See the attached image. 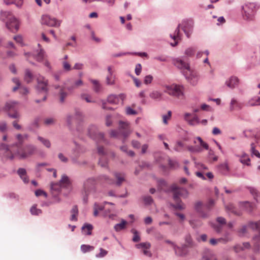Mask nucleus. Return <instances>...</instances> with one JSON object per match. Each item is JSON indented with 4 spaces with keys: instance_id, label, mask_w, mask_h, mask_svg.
<instances>
[{
    "instance_id": "nucleus-1",
    "label": "nucleus",
    "mask_w": 260,
    "mask_h": 260,
    "mask_svg": "<svg viewBox=\"0 0 260 260\" xmlns=\"http://www.w3.org/2000/svg\"><path fill=\"white\" fill-rule=\"evenodd\" d=\"M104 180L109 183H112L113 181L109 179L105 175H102L97 178L94 177H90L86 179L83 183L81 189V193L83 196V200L86 203L88 201V198L89 195L94 194L96 192V184L98 181Z\"/></svg>"
},
{
    "instance_id": "nucleus-2",
    "label": "nucleus",
    "mask_w": 260,
    "mask_h": 260,
    "mask_svg": "<svg viewBox=\"0 0 260 260\" xmlns=\"http://www.w3.org/2000/svg\"><path fill=\"white\" fill-rule=\"evenodd\" d=\"M174 64L178 68L185 70L184 72V76L191 85L195 86L198 84L199 77L197 73L190 70L189 64L180 59L174 60Z\"/></svg>"
},
{
    "instance_id": "nucleus-3",
    "label": "nucleus",
    "mask_w": 260,
    "mask_h": 260,
    "mask_svg": "<svg viewBox=\"0 0 260 260\" xmlns=\"http://www.w3.org/2000/svg\"><path fill=\"white\" fill-rule=\"evenodd\" d=\"M171 189L173 193V198L176 202L173 206L179 210H183L185 208V205L179 200L180 197L186 198L188 194V191L183 188L178 187L177 184H174L171 186Z\"/></svg>"
},
{
    "instance_id": "nucleus-4",
    "label": "nucleus",
    "mask_w": 260,
    "mask_h": 260,
    "mask_svg": "<svg viewBox=\"0 0 260 260\" xmlns=\"http://www.w3.org/2000/svg\"><path fill=\"white\" fill-rule=\"evenodd\" d=\"M193 23V21L192 20H187L183 21L181 24H179L178 27L175 31L174 34L173 35H170V37L175 41L174 43H171V45L172 46H175L178 44V40H180V37L179 35V28L180 27L183 30L186 36L189 38L192 30Z\"/></svg>"
},
{
    "instance_id": "nucleus-5",
    "label": "nucleus",
    "mask_w": 260,
    "mask_h": 260,
    "mask_svg": "<svg viewBox=\"0 0 260 260\" xmlns=\"http://www.w3.org/2000/svg\"><path fill=\"white\" fill-rule=\"evenodd\" d=\"M0 19L6 22V26L10 31L16 32L19 29V22L10 12H2Z\"/></svg>"
},
{
    "instance_id": "nucleus-6",
    "label": "nucleus",
    "mask_w": 260,
    "mask_h": 260,
    "mask_svg": "<svg viewBox=\"0 0 260 260\" xmlns=\"http://www.w3.org/2000/svg\"><path fill=\"white\" fill-rule=\"evenodd\" d=\"M164 87L165 88L164 92L170 95L180 99H184V87L182 85L173 84L170 85H166Z\"/></svg>"
},
{
    "instance_id": "nucleus-7",
    "label": "nucleus",
    "mask_w": 260,
    "mask_h": 260,
    "mask_svg": "<svg viewBox=\"0 0 260 260\" xmlns=\"http://www.w3.org/2000/svg\"><path fill=\"white\" fill-rule=\"evenodd\" d=\"M37 151V148L33 145H27L24 148L18 149L14 151V154H6L8 157L12 159L15 156H18L21 158H25L34 154Z\"/></svg>"
},
{
    "instance_id": "nucleus-8",
    "label": "nucleus",
    "mask_w": 260,
    "mask_h": 260,
    "mask_svg": "<svg viewBox=\"0 0 260 260\" xmlns=\"http://www.w3.org/2000/svg\"><path fill=\"white\" fill-rule=\"evenodd\" d=\"M242 14L244 19L252 20L256 12V5L254 3H246L242 7Z\"/></svg>"
},
{
    "instance_id": "nucleus-9",
    "label": "nucleus",
    "mask_w": 260,
    "mask_h": 260,
    "mask_svg": "<svg viewBox=\"0 0 260 260\" xmlns=\"http://www.w3.org/2000/svg\"><path fill=\"white\" fill-rule=\"evenodd\" d=\"M247 226L248 230H256L259 232V234L255 236L253 238V251L256 253H258L259 251L260 247L259 244L257 243V240H260V220L255 222H250L248 223Z\"/></svg>"
},
{
    "instance_id": "nucleus-10",
    "label": "nucleus",
    "mask_w": 260,
    "mask_h": 260,
    "mask_svg": "<svg viewBox=\"0 0 260 260\" xmlns=\"http://www.w3.org/2000/svg\"><path fill=\"white\" fill-rule=\"evenodd\" d=\"M83 83L81 79H78L74 82L73 85L70 86H68L66 88H62L59 92V100L61 102H63L64 101L65 99L68 95V93L66 91L67 90L69 92L71 93L74 89L77 88L82 85H83Z\"/></svg>"
},
{
    "instance_id": "nucleus-11",
    "label": "nucleus",
    "mask_w": 260,
    "mask_h": 260,
    "mask_svg": "<svg viewBox=\"0 0 260 260\" xmlns=\"http://www.w3.org/2000/svg\"><path fill=\"white\" fill-rule=\"evenodd\" d=\"M17 105L18 103L14 101H10L6 104L4 109L8 112L9 117L15 119L20 118V115L17 111Z\"/></svg>"
},
{
    "instance_id": "nucleus-12",
    "label": "nucleus",
    "mask_w": 260,
    "mask_h": 260,
    "mask_svg": "<svg viewBox=\"0 0 260 260\" xmlns=\"http://www.w3.org/2000/svg\"><path fill=\"white\" fill-rule=\"evenodd\" d=\"M27 138L28 135L26 134H17L16 136V138L18 141V142L8 149L7 154L11 155L12 154H14L15 151L21 149L22 148V145L24 141L25 140L27 139Z\"/></svg>"
},
{
    "instance_id": "nucleus-13",
    "label": "nucleus",
    "mask_w": 260,
    "mask_h": 260,
    "mask_svg": "<svg viewBox=\"0 0 260 260\" xmlns=\"http://www.w3.org/2000/svg\"><path fill=\"white\" fill-rule=\"evenodd\" d=\"M41 23L43 25H46L49 27H59L61 21L52 17L48 15H43L41 17Z\"/></svg>"
},
{
    "instance_id": "nucleus-14",
    "label": "nucleus",
    "mask_w": 260,
    "mask_h": 260,
    "mask_svg": "<svg viewBox=\"0 0 260 260\" xmlns=\"http://www.w3.org/2000/svg\"><path fill=\"white\" fill-rule=\"evenodd\" d=\"M88 135L92 139L100 142H105V141L103 134L99 132L96 127L94 125H91L89 127Z\"/></svg>"
},
{
    "instance_id": "nucleus-15",
    "label": "nucleus",
    "mask_w": 260,
    "mask_h": 260,
    "mask_svg": "<svg viewBox=\"0 0 260 260\" xmlns=\"http://www.w3.org/2000/svg\"><path fill=\"white\" fill-rule=\"evenodd\" d=\"M38 49L35 51L32 55H31L30 53H25L24 55L28 60H29L31 57L39 62H41L44 60L45 52L44 50L41 47L39 44H38Z\"/></svg>"
},
{
    "instance_id": "nucleus-16",
    "label": "nucleus",
    "mask_w": 260,
    "mask_h": 260,
    "mask_svg": "<svg viewBox=\"0 0 260 260\" xmlns=\"http://www.w3.org/2000/svg\"><path fill=\"white\" fill-rule=\"evenodd\" d=\"M98 154L101 155L99 159V164L102 167H106L108 165L107 160V152L105 151L104 148L102 146H98L97 148Z\"/></svg>"
},
{
    "instance_id": "nucleus-17",
    "label": "nucleus",
    "mask_w": 260,
    "mask_h": 260,
    "mask_svg": "<svg viewBox=\"0 0 260 260\" xmlns=\"http://www.w3.org/2000/svg\"><path fill=\"white\" fill-rule=\"evenodd\" d=\"M206 209L205 205L201 201H197L194 203V209L201 217H207L208 215L204 210Z\"/></svg>"
},
{
    "instance_id": "nucleus-18",
    "label": "nucleus",
    "mask_w": 260,
    "mask_h": 260,
    "mask_svg": "<svg viewBox=\"0 0 260 260\" xmlns=\"http://www.w3.org/2000/svg\"><path fill=\"white\" fill-rule=\"evenodd\" d=\"M216 223H212V226L217 233L221 232L223 226L226 225V219L223 217L217 218Z\"/></svg>"
},
{
    "instance_id": "nucleus-19",
    "label": "nucleus",
    "mask_w": 260,
    "mask_h": 260,
    "mask_svg": "<svg viewBox=\"0 0 260 260\" xmlns=\"http://www.w3.org/2000/svg\"><path fill=\"white\" fill-rule=\"evenodd\" d=\"M120 131L124 138H126L131 134L132 131L129 124L127 122H119Z\"/></svg>"
},
{
    "instance_id": "nucleus-20",
    "label": "nucleus",
    "mask_w": 260,
    "mask_h": 260,
    "mask_svg": "<svg viewBox=\"0 0 260 260\" xmlns=\"http://www.w3.org/2000/svg\"><path fill=\"white\" fill-rule=\"evenodd\" d=\"M125 99L124 94H120L119 95L111 94L108 97L107 101L108 103L112 104H118L121 101L123 102Z\"/></svg>"
},
{
    "instance_id": "nucleus-21",
    "label": "nucleus",
    "mask_w": 260,
    "mask_h": 260,
    "mask_svg": "<svg viewBox=\"0 0 260 260\" xmlns=\"http://www.w3.org/2000/svg\"><path fill=\"white\" fill-rule=\"evenodd\" d=\"M195 167L200 171L196 172V176L202 179V180H206V178L204 176L205 172L204 170H207L208 168L204 164L201 163L194 162Z\"/></svg>"
},
{
    "instance_id": "nucleus-22",
    "label": "nucleus",
    "mask_w": 260,
    "mask_h": 260,
    "mask_svg": "<svg viewBox=\"0 0 260 260\" xmlns=\"http://www.w3.org/2000/svg\"><path fill=\"white\" fill-rule=\"evenodd\" d=\"M136 247L138 249L142 248L143 249V252L144 255L148 256L149 257H151L152 256V253L151 252L148 250V249L151 247V244L149 242H144V243H141L139 244H138L136 245Z\"/></svg>"
},
{
    "instance_id": "nucleus-23",
    "label": "nucleus",
    "mask_w": 260,
    "mask_h": 260,
    "mask_svg": "<svg viewBox=\"0 0 260 260\" xmlns=\"http://www.w3.org/2000/svg\"><path fill=\"white\" fill-rule=\"evenodd\" d=\"M38 88L41 91L46 92L47 91V81L43 77L40 76L37 79Z\"/></svg>"
},
{
    "instance_id": "nucleus-24",
    "label": "nucleus",
    "mask_w": 260,
    "mask_h": 260,
    "mask_svg": "<svg viewBox=\"0 0 260 260\" xmlns=\"http://www.w3.org/2000/svg\"><path fill=\"white\" fill-rule=\"evenodd\" d=\"M165 242L172 245L174 248L175 253L179 256H183L186 254V251L180 247L176 246V245L170 240H166Z\"/></svg>"
},
{
    "instance_id": "nucleus-25",
    "label": "nucleus",
    "mask_w": 260,
    "mask_h": 260,
    "mask_svg": "<svg viewBox=\"0 0 260 260\" xmlns=\"http://www.w3.org/2000/svg\"><path fill=\"white\" fill-rule=\"evenodd\" d=\"M202 260H217L216 255L210 250H206L202 256Z\"/></svg>"
},
{
    "instance_id": "nucleus-26",
    "label": "nucleus",
    "mask_w": 260,
    "mask_h": 260,
    "mask_svg": "<svg viewBox=\"0 0 260 260\" xmlns=\"http://www.w3.org/2000/svg\"><path fill=\"white\" fill-rule=\"evenodd\" d=\"M108 75L106 77V83L108 85H113L115 83V76L113 75L112 68L109 67L108 68Z\"/></svg>"
},
{
    "instance_id": "nucleus-27",
    "label": "nucleus",
    "mask_w": 260,
    "mask_h": 260,
    "mask_svg": "<svg viewBox=\"0 0 260 260\" xmlns=\"http://www.w3.org/2000/svg\"><path fill=\"white\" fill-rule=\"evenodd\" d=\"M191 114L187 113L184 115V119L187 121L189 124L194 125L199 123V119L197 116L194 115L192 118L190 119Z\"/></svg>"
},
{
    "instance_id": "nucleus-28",
    "label": "nucleus",
    "mask_w": 260,
    "mask_h": 260,
    "mask_svg": "<svg viewBox=\"0 0 260 260\" xmlns=\"http://www.w3.org/2000/svg\"><path fill=\"white\" fill-rule=\"evenodd\" d=\"M17 173L24 183H26L29 182V179L27 176L25 169L19 168L17 171Z\"/></svg>"
},
{
    "instance_id": "nucleus-29",
    "label": "nucleus",
    "mask_w": 260,
    "mask_h": 260,
    "mask_svg": "<svg viewBox=\"0 0 260 260\" xmlns=\"http://www.w3.org/2000/svg\"><path fill=\"white\" fill-rule=\"evenodd\" d=\"M114 176L116 179V184L117 185H120L125 181V175L123 173H115Z\"/></svg>"
},
{
    "instance_id": "nucleus-30",
    "label": "nucleus",
    "mask_w": 260,
    "mask_h": 260,
    "mask_svg": "<svg viewBox=\"0 0 260 260\" xmlns=\"http://www.w3.org/2000/svg\"><path fill=\"white\" fill-rule=\"evenodd\" d=\"M162 96V93L157 90H153L149 93L150 98L155 100H160Z\"/></svg>"
},
{
    "instance_id": "nucleus-31",
    "label": "nucleus",
    "mask_w": 260,
    "mask_h": 260,
    "mask_svg": "<svg viewBox=\"0 0 260 260\" xmlns=\"http://www.w3.org/2000/svg\"><path fill=\"white\" fill-rule=\"evenodd\" d=\"M127 221L122 219L121 222L115 225L114 229L116 232H119L126 228Z\"/></svg>"
},
{
    "instance_id": "nucleus-32",
    "label": "nucleus",
    "mask_w": 260,
    "mask_h": 260,
    "mask_svg": "<svg viewBox=\"0 0 260 260\" xmlns=\"http://www.w3.org/2000/svg\"><path fill=\"white\" fill-rule=\"evenodd\" d=\"M104 209V206L101 204H100L98 203H95L93 206V215L94 216H97L99 214V212L100 211H102Z\"/></svg>"
},
{
    "instance_id": "nucleus-33",
    "label": "nucleus",
    "mask_w": 260,
    "mask_h": 260,
    "mask_svg": "<svg viewBox=\"0 0 260 260\" xmlns=\"http://www.w3.org/2000/svg\"><path fill=\"white\" fill-rule=\"evenodd\" d=\"M239 84V80L237 77L233 76L229 80V87L234 88L238 86Z\"/></svg>"
},
{
    "instance_id": "nucleus-34",
    "label": "nucleus",
    "mask_w": 260,
    "mask_h": 260,
    "mask_svg": "<svg viewBox=\"0 0 260 260\" xmlns=\"http://www.w3.org/2000/svg\"><path fill=\"white\" fill-rule=\"evenodd\" d=\"M250 247V245L248 242L243 243L242 246L238 245H236L234 248L236 252H239L240 250H243L249 248Z\"/></svg>"
},
{
    "instance_id": "nucleus-35",
    "label": "nucleus",
    "mask_w": 260,
    "mask_h": 260,
    "mask_svg": "<svg viewBox=\"0 0 260 260\" xmlns=\"http://www.w3.org/2000/svg\"><path fill=\"white\" fill-rule=\"evenodd\" d=\"M33 79V75L28 69H26L25 71L24 80L29 83L32 81Z\"/></svg>"
},
{
    "instance_id": "nucleus-36",
    "label": "nucleus",
    "mask_w": 260,
    "mask_h": 260,
    "mask_svg": "<svg viewBox=\"0 0 260 260\" xmlns=\"http://www.w3.org/2000/svg\"><path fill=\"white\" fill-rule=\"evenodd\" d=\"M59 184L62 187H66L70 184V180L68 176L63 175L61 177V179L60 180Z\"/></svg>"
},
{
    "instance_id": "nucleus-37",
    "label": "nucleus",
    "mask_w": 260,
    "mask_h": 260,
    "mask_svg": "<svg viewBox=\"0 0 260 260\" xmlns=\"http://www.w3.org/2000/svg\"><path fill=\"white\" fill-rule=\"evenodd\" d=\"M92 228V226L91 224H86L82 227L83 232L85 235H90L91 234Z\"/></svg>"
},
{
    "instance_id": "nucleus-38",
    "label": "nucleus",
    "mask_w": 260,
    "mask_h": 260,
    "mask_svg": "<svg viewBox=\"0 0 260 260\" xmlns=\"http://www.w3.org/2000/svg\"><path fill=\"white\" fill-rule=\"evenodd\" d=\"M4 2L7 5L14 4L17 7H20L22 5V0H4Z\"/></svg>"
},
{
    "instance_id": "nucleus-39",
    "label": "nucleus",
    "mask_w": 260,
    "mask_h": 260,
    "mask_svg": "<svg viewBox=\"0 0 260 260\" xmlns=\"http://www.w3.org/2000/svg\"><path fill=\"white\" fill-rule=\"evenodd\" d=\"M248 229L247 225H244L239 229V235L241 237L247 236L248 233Z\"/></svg>"
},
{
    "instance_id": "nucleus-40",
    "label": "nucleus",
    "mask_w": 260,
    "mask_h": 260,
    "mask_svg": "<svg viewBox=\"0 0 260 260\" xmlns=\"http://www.w3.org/2000/svg\"><path fill=\"white\" fill-rule=\"evenodd\" d=\"M81 98L83 100H85L87 103H94L95 101L92 99L90 95L85 93L81 94Z\"/></svg>"
},
{
    "instance_id": "nucleus-41",
    "label": "nucleus",
    "mask_w": 260,
    "mask_h": 260,
    "mask_svg": "<svg viewBox=\"0 0 260 260\" xmlns=\"http://www.w3.org/2000/svg\"><path fill=\"white\" fill-rule=\"evenodd\" d=\"M240 161L241 163L248 166L250 164L249 162L250 160V158H249L248 155L246 154H244L240 158Z\"/></svg>"
},
{
    "instance_id": "nucleus-42",
    "label": "nucleus",
    "mask_w": 260,
    "mask_h": 260,
    "mask_svg": "<svg viewBox=\"0 0 260 260\" xmlns=\"http://www.w3.org/2000/svg\"><path fill=\"white\" fill-rule=\"evenodd\" d=\"M230 108L231 110H238L241 108V105L236 100H232L231 102Z\"/></svg>"
},
{
    "instance_id": "nucleus-43",
    "label": "nucleus",
    "mask_w": 260,
    "mask_h": 260,
    "mask_svg": "<svg viewBox=\"0 0 260 260\" xmlns=\"http://www.w3.org/2000/svg\"><path fill=\"white\" fill-rule=\"evenodd\" d=\"M210 243L212 245H215L219 243H226V240L223 238L219 239H211L210 240Z\"/></svg>"
},
{
    "instance_id": "nucleus-44",
    "label": "nucleus",
    "mask_w": 260,
    "mask_h": 260,
    "mask_svg": "<svg viewBox=\"0 0 260 260\" xmlns=\"http://www.w3.org/2000/svg\"><path fill=\"white\" fill-rule=\"evenodd\" d=\"M81 249L84 253L91 251L94 249V247L90 246L89 245H82L81 246Z\"/></svg>"
},
{
    "instance_id": "nucleus-45",
    "label": "nucleus",
    "mask_w": 260,
    "mask_h": 260,
    "mask_svg": "<svg viewBox=\"0 0 260 260\" xmlns=\"http://www.w3.org/2000/svg\"><path fill=\"white\" fill-rule=\"evenodd\" d=\"M125 112L128 115H136L138 114V112L131 107L125 108Z\"/></svg>"
},
{
    "instance_id": "nucleus-46",
    "label": "nucleus",
    "mask_w": 260,
    "mask_h": 260,
    "mask_svg": "<svg viewBox=\"0 0 260 260\" xmlns=\"http://www.w3.org/2000/svg\"><path fill=\"white\" fill-rule=\"evenodd\" d=\"M196 49L192 47H189L186 49L185 51V54L188 57H191L194 55Z\"/></svg>"
},
{
    "instance_id": "nucleus-47",
    "label": "nucleus",
    "mask_w": 260,
    "mask_h": 260,
    "mask_svg": "<svg viewBox=\"0 0 260 260\" xmlns=\"http://www.w3.org/2000/svg\"><path fill=\"white\" fill-rule=\"evenodd\" d=\"M248 104L250 106H254L256 105H260V97L258 98L252 99L249 102Z\"/></svg>"
},
{
    "instance_id": "nucleus-48",
    "label": "nucleus",
    "mask_w": 260,
    "mask_h": 260,
    "mask_svg": "<svg viewBox=\"0 0 260 260\" xmlns=\"http://www.w3.org/2000/svg\"><path fill=\"white\" fill-rule=\"evenodd\" d=\"M192 238L190 235H187L185 237V244L184 245V247H183L184 249H185V247H189L192 245Z\"/></svg>"
},
{
    "instance_id": "nucleus-49",
    "label": "nucleus",
    "mask_w": 260,
    "mask_h": 260,
    "mask_svg": "<svg viewBox=\"0 0 260 260\" xmlns=\"http://www.w3.org/2000/svg\"><path fill=\"white\" fill-rule=\"evenodd\" d=\"M172 116V112L171 111H169L168 112V114L166 115H163L162 116L163 122L165 124H168V121L171 119Z\"/></svg>"
},
{
    "instance_id": "nucleus-50",
    "label": "nucleus",
    "mask_w": 260,
    "mask_h": 260,
    "mask_svg": "<svg viewBox=\"0 0 260 260\" xmlns=\"http://www.w3.org/2000/svg\"><path fill=\"white\" fill-rule=\"evenodd\" d=\"M196 139L199 142L201 147L205 149L206 150H208L209 146L208 144L203 141L201 137H198L196 138Z\"/></svg>"
},
{
    "instance_id": "nucleus-51",
    "label": "nucleus",
    "mask_w": 260,
    "mask_h": 260,
    "mask_svg": "<svg viewBox=\"0 0 260 260\" xmlns=\"http://www.w3.org/2000/svg\"><path fill=\"white\" fill-rule=\"evenodd\" d=\"M38 140L41 141L46 147L50 148L51 147V143L50 141L45 139L41 137H38Z\"/></svg>"
},
{
    "instance_id": "nucleus-52",
    "label": "nucleus",
    "mask_w": 260,
    "mask_h": 260,
    "mask_svg": "<svg viewBox=\"0 0 260 260\" xmlns=\"http://www.w3.org/2000/svg\"><path fill=\"white\" fill-rule=\"evenodd\" d=\"M91 82L94 85V90L95 92H99L101 89V85L97 80H91Z\"/></svg>"
},
{
    "instance_id": "nucleus-53",
    "label": "nucleus",
    "mask_w": 260,
    "mask_h": 260,
    "mask_svg": "<svg viewBox=\"0 0 260 260\" xmlns=\"http://www.w3.org/2000/svg\"><path fill=\"white\" fill-rule=\"evenodd\" d=\"M242 204H243V206H244V207L245 208V209L248 211L251 212L253 210V205L251 203H250L248 202H243Z\"/></svg>"
},
{
    "instance_id": "nucleus-54",
    "label": "nucleus",
    "mask_w": 260,
    "mask_h": 260,
    "mask_svg": "<svg viewBox=\"0 0 260 260\" xmlns=\"http://www.w3.org/2000/svg\"><path fill=\"white\" fill-rule=\"evenodd\" d=\"M251 152L252 155H254L260 158V153L257 150L255 149V146L253 143L251 144Z\"/></svg>"
},
{
    "instance_id": "nucleus-55",
    "label": "nucleus",
    "mask_w": 260,
    "mask_h": 260,
    "mask_svg": "<svg viewBox=\"0 0 260 260\" xmlns=\"http://www.w3.org/2000/svg\"><path fill=\"white\" fill-rule=\"evenodd\" d=\"M187 149L191 152H200L202 150L200 147H194L192 146H188Z\"/></svg>"
},
{
    "instance_id": "nucleus-56",
    "label": "nucleus",
    "mask_w": 260,
    "mask_h": 260,
    "mask_svg": "<svg viewBox=\"0 0 260 260\" xmlns=\"http://www.w3.org/2000/svg\"><path fill=\"white\" fill-rule=\"evenodd\" d=\"M30 212L32 215H39L42 213V211L37 209L36 206H33L30 209Z\"/></svg>"
},
{
    "instance_id": "nucleus-57",
    "label": "nucleus",
    "mask_w": 260,
    "mask_h": 260,
    "mask_svg": "<svg viewBox=\"0 0 260 260\" xmlns=\"http://www.w3.org/2000/svg\"><path fill=\"white\" fill-rule=\"evenodd\" d=\"M62 186L59 184V183H53L51 184V188L53 190H55L57 192H59L61 190Z\"/></svg>"
},
{
    "instance_id": "nucleus-58",
    "label": "nucleus",
    "mask_w": 260,
    "mask_h": 260,
    "mask_svg": "<svg viewBox=\"0 0 260 260\" xmlns=\"http://www.w3.org/2000/svg\"><path fill=\"white\" fill-rule=\"evenodd\" d=\"M132 232L134 234L133 241L135 242H139L140 240V237L138 234V232L136 230H132Z\"/></svg>"
},
{
    "instance_id": "nucleus-59",
    "label": "nucleus",
    "mask_w": 260,
    "mask_h": 260,
    "mask_svg": "<svg viewBox=\"0 0 260 260\" xmlns=\"http://www.w3.org/2000/svg\"><path fill=\"white\" fill-rule=\"evenodd\" d=\"M214 205V202L213 200L210 199L205 205L206 209L209 211Z\"/></svg>"
},
{
    "instance_id": "nucleus-60",
    "label": "nucleus",
    "mask_w": 260,
    "mask_h": 260,
    "mask_svg": "<svg viewBox=\"0 0 260 260\" xmlns=\"http://www.w3.org/2000/svg\"><path fill=\"white\" fill-rule=\"evenodd\" d=\"M62 67L63 69L66 71H70L72 69L70 64L66 61H63L62 62Z\"/></svg>"
},
{
    "instance_id": "nucleus-61",
    "label": "nucleus",
    "mask_w": 260,
    "mask_h": 260,
    "mask_svg": "<svg viewBox=\"0 0 260 260\" xmlns=\"http://www.w3.org/2000/svg\"><path fill=\"white\" fill-rule=\"evenodd\" d=\"M189 223L192 228H194L201 225V222L200 221L196 220H190Z\"/></svg>"
},
{
    "instance_id": "nucleus-62",
    "label": "nucleus",
    "mask_w": 260,
    "mask_h": 260,
    "mask_svg": "<svg viewBox=\"0 0 260 260\" xmlns=\"http://www.w3.org/2000/svg\"><path fill=\"white\" fill-rule=\"evenodd\" d=\"M153 80V77L151 75H147L146 76L144 80V83L148 85L149 84H150Z\"/></svg>"
},
{
    "instance_id": "nucleus-63",
    "label": "nucleus",
    "mask_w": 260,
    "mask_h": 260,
    "mask_svg": "<svg viewBox=\"0 0 260 260\" xmlns=\"http://www.w3.org/2000/svg\"><path fill=\"white\" fill-rule=\"evenodd\" d=\"M58 157L62 162H67L68 161V158L62 153H59L58 154Z\"/></svg>"
},
{
    "instance_id": "nucleus-64",
    "label": "nucleus",
    "mask_w": 260,
    "mask_h": 260,
    "mask_svg": "<svg viewBox=\"0 0 260 260\" xmlns=\"http://www.w3.org/2000/svg\"><path fill=\"white\" fill-rule=\"evenodd\" d=\"M14 40L18 43L23 45V38L20 35L16 36L14 37Z\"/></svg>"
}]
</instances>
